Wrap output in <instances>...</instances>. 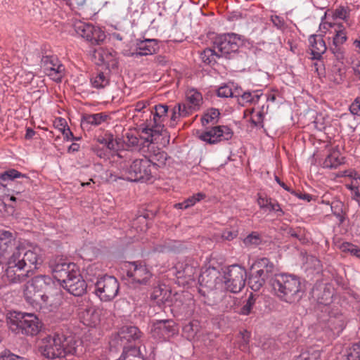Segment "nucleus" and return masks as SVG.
<instances>
[{
    "label": "nucleus",
    "mask_w": 360,
    "mask_h": 360,
    "mask_svg": "<svg viewBox=\"0 0 360 360\" xmlns=\"http://www.w3.org/2000/svg\"><path fill=\"white\" fill-rule=\"evenodd\" d=\"M5 276L10 283H20L29 277V273L36 265L39 256L36 252L18 247L6 257Z\"/></svg>",
    "instance_id": "obj_1"
},
{
    "label": "nucleus",
    "mask_w": 360,
    "mask_h": 360,
    "mask_svg": "<svg viewBox=\"0 0 360 360\" xmlns=\"http://www.w3.org/2000/svg\"><path fill=\"white\" fill-rule=\"evenodd\" d=\"M270 284L276 295L286 302H298L303 296L304 291L297 277L288 274H278L271 279Z\"/></svg>",
    "instance_id": "obj_2"
},
{
    "label": "nucleus",
    "mask_w": 360,
    "mask_h": 360,
    "mask_svg": "<svg viewBox=\"0 0 360 360\" xmlns=\"http://www.w3.org/2000/svg\"><path fill=\"white\" fill-rule=\"evenodd\" d=\"M52 287L53 281L50 276L38 275L23 285V296L26 302L32 307H41L47 303L48 292Z\"/></svg>",
    "instance_id": "obj_3"
},
{
    "label": "nucleus",
    "mask_w": 360,
    "mask_h": 360,
    "mask_svg": "<svg viewBox=\"0 0 360 360\" xmlns=\"http://www.w3.org/2000/svg\"><path fill=\"white\" fill-rule=\"evenodd\" d=\"M9 329L16 335L35 336L41 330L43 324L33 313L13 311L7 318Z\"/></svg>",
    "instance_id": "obj_4"
},
{
    "label": "nucleus",
    "mask_w": 360,
    "mask_h": 360,
    "mask_svg": "<svg viewBox=\"0 0 360 360\" xmlns=\"http://www.w3.org/2000/svg\"><path fill=\"white\" fill-rule=\"evenodd\" d=\"M122 169L124 178L129 181L147 182L153 178L151 162L147 158L136 159Z\"/></svg>",
    "instance_id": "obj_5"
},
{
    "label": "nucleus",
    "mask_w": 360,
    "mask_h": 360,
    "mask_svg": "<svg viewBox=\"0 0 360 360\" xmlns=\"http://www.w3.org/2000/svg\"><path fill=\"white\" fill-rule=\"evenodd\" d=\"M247 272L244 267L238 264H233L224 271V283L226 290L238 293L245 285Z\"/></svg>",
    "instance_id": "obj_6"
},
{
    "label": "nucleus",
    "mask_w": 360,
    "mask_h": 360,
    "mask_svg": "<svg viewBox=\"0 0 360 360\" xmlns=\"http://www.w3.org/2000/svg\"><path fill=\"white\" fill-rule=\"evenodd\" d=\"M168 106L164 104L155 105L154 112L151 111L153 115V120H150L144 127L141 132L148 135L146 138L147 141L153 142V138L161 135L164 130V121L167 115Z\"/></svg>",
    "instance_id": "obj_7"
},
{
    "label": "nucleus",
    "mask_w": 360,
    "mask_h": 360,
    "mask_svg": "<svg viewBox=\"0 0 360 360\" xmlns=\"http://www.w3.org/2000/svg\"><path fill=\"white\" fill-rule=\"evenodd\" d=\"M95 287L96 295L103 302L112 300L117 295L120 288L116 278L107 275L98 278Z\"/></svg>",
    "instance_id": "obj_8"
},
{
    "label": "nucleus",
    "mask_w": 360,
    "mask_h": 360,
    "mask_svg": "<svg viewBox=\"0 0 360 360\" xmlns=\"http://www.w3.org/2000/svg\"><path fill=\"white\" fill-rule=\"evenodd\" d=\"M214 48L220 52V57L228 56L236 53L241 44L240 37L234 33L224 34L216 37L213 41Z\"/></svg>",
    "instance_id": "obj_9"
},
{
    "label": "nucleus",
    "mask_w": 360,
    "mask_h": 360,
    "mask_svg": "<svg viewBox=\"0 0 360 360\" xmlns=\"http://www.w3.org/2000/svg\"><path fill=\"white\" fill-rule=\"evenodd\" d=\"M49 266L53 277L60 283L69 274L73 272L77 266L73 262H69L66 258L60 255L53 256L49 261Z\"/></svg>",
    "instance_id": "obj_10"
},
{
    "label": "nucleus",
    "mask_w": 360,
    "mask_h": 360,
    "mask_svg": "<svg viewBox=\"0 0 360 360\" xmlns=\"http://www.w3.org/2000/svg\"><path fill=\"white\" fill-rule=\"evenodd\" d=\"M77 34L86 39L92 45H98L105 39V32L98 27L82 21H77L73 24Z\"/></svg>",
    "instance_id": "obj_11"
},
{
    "label": "nucleus",
    "mask_w": 360,
    "mask_h": 360,
    "mask_svg": "<svg viewBox=\"0 0 360 360\" xmlns=\"http://www.w3.org/2000/svg\"><path fill=\"white\" fill-rule=\"evenodd\" d=\"M58 333L47 335L38 342V352L49 359H60Z\"/></svg>",
    "instance_id": "obj_12"
},
{
    "label": "nucleus",
    "mask_w": 360,
    "mask_h": 360,
    "mask_svg": "<svg viewBox=\"0 0 360 360\" xmlns=\"http://www.w3.org/2000/svg\"><path fill=\"white\" fill-rule=\"evenodd\" d=\"M61 286L70 294L75 296H82L86 291L87 285L82 276L79 269H76L68 278L60 283Z\"/></svg>",
    "instance_id": "obj_13"
},
{
    "label": "nucleus",
    "mask_w": 360,
    "mask_h": 360,
    "mask_svg": "<svg viewBox=\"0 0 360 360\" xmlns=\"http://www.w3.org/2000/svg\"><path fill=\"white\" fill-rule=\"evenodd\" d=\"M60 345V359L67 358L71 356H79L82 352V342L71 335H65L58 333Z\"/></svg>",
    "instance_id": "obj_14"
},
{
    "label": "nucleus",
    "mask_w": 360,
    "mask_h": 360,
    "mask_svg": "<svg viewBox=\"0 0 360 360\" xmlns=\"http://www.w3.org/2000/svg\"><path fill=\"white\" fill-rule=\"evenodd\" d=\"M232 130L226 126H216L207 129L199 138L209 144H215L222 141H229L233 136Z\"/></svg>",
    "instance_id": "obj_15"
},
{
    "label": "nucleus",
    "mask_w": 360,
    "mask_h": 360,
    "mask_svg": "<svg viewBox=\"0 0 360 360\" xmlns=\"http://www.w3.org/2000/svg\"><path fill=\"white\" fill-rule=\"evenodd\" d=\"M127 276L131 279V282L141 285H146L151 278V273L146 266L138 264L136 262H128Z\"/></svg>",
    "instance_id": "obj_16"
},
{
    "label": "nucleus",
    "mask_w": 360,
    "mask_h": 360,
    "mask_svg": "<svg viewBox=\"0 0 360 360\" xmlns=\"http://www.w3.org/2000/svg\"><path fill=\"white\" fill-rule=\"evenodd\" d=\"M178 332L175 323L172 319L158 320L155 322L151 333L155 338L167 340Z\"/></svg>",
    "instance_id": "obj_17"
},
{
    "label": "nucleus",
    "mask_w": 360,
    "mask_h": 360,
    "mask_svg": "<svg viewBox=\"0 0 360 360\" xmlns=\"http://www.w3.org/2000/svg\"><path fill=\"white\" fill-rule=\"evenodd\" d=\"M18 247H20L13 233L8 231H0V262L6 259Z\"/></svg>",
    "instance_id": "obj_18"
},
{
    "label": "nucleus",
    "mask_w": 360,
    "mask_h": 360,
    "mask_svg": "<svg viewBox=\"0 0 360 360\" xmlns=\"http://www.w3.org/2000/svg\"><path fill=\"white\" fill-rule=\"evenodd\" d=\"M311 295L317 303L327 306L332 302L333 288L328 284H316L312 289Z\"/></svg>",
    "instance_id": "obj_19"
},
{
    "label": "nucleus",
    "mask_w": 360,
    "mask_h": 360,
    "mask_svg": "<svg viewBox=\"0 0 360 360\" xmlns=\"http://www.w3.org/2000/svg\"><path fill=\"white\" fill-rule=\"evenodd\" d=\"M328 318L323 319V321L327 323L328 327L331 330L336 331L337 333L341 332L345 326V319L344 316L336 311H328Z\"/></svg>",
    "instance_id": "obj_20"
},
{
    "label": "nucleus",
    "mask_w": 360,
    "mask_h": 360,
    "mask_svg": "<svg viewBox=\"0 0 360 360\" xmlns=\"http://www.w3.org/2000/svg\"><path fill=\"white\" fill-rule=\"evenodd\" d=\"M312 59H320L321 55L326 51V46L321 35L312 34L309 39Z\"/></svg>",
    "instance_id": "obj_21"
},
{
    "label": "nucleus",
    "mask_w": 360,
    "mask_h": 360,
    "mask_svg": "<svg viewBox=\"0 0 360 360\" xmlns=\"http://www.w3.org/2000/svg\"><path fill=\"white\" fill-rule=\"evenodd\" d=\"M41 62L46 67V70L48 71L47 74L49 76H53V74H56L57 77H53V80L60 82L63 76V71L65 70L63 65L59 64L56 65L53 63V59L50 56H44L41 59Z\"/></svg>",
    "instance_id": "obj_22"
},
{
    "label": "nucleus",
    "mask_w": 360,
    "mask_h": 360,
    "mask_svg": "<svg viewBox=\"0 0 360 360\" xmlns=\"http://www.w3.org/2000/svg\"><path fill=\"white\" fill-rule=\"evenodd\" d=\"M139 51L133 53L134 56H147L152 55L156 52L158 49L157 41L155 39H145L137 44Z\"/></svg>",
    "instance_id": "obj_23"
},
{
    "label": "nucleus",
    "mask_w": 360,
    "mask_h": 360,
    "mask_svg": "<svg viewBox=\"0 0 360 360\" xmlns=\"http://www.w3.org/2000/svg\"><path fill=\"white\" fill-rule=\"evenodd\" d=\"M118 335L121 340H125L127 342H131L132 340L135 341L139 339L141 335V332L136 326H124L120 328Z\"/></svg>",
    "instance_id": "obj_24"
},
{
    "label": "nucleus",
    "mask_w": 360,
    "mask_h": 360,
    "mask_svg": "<svg viewBox=\"0 0 360 360\" xmlns=\"http://www.w3.org/2000/svg\"><path fill=\"white\" fill-rule=\"evenodd\" d=\"M343 158L338 148L333 149L327 155L324 162L323 167L326 168H336L342 163Z\"/></svg>",
    "instance_id": "obj_25"
},
{
    "label": "nucleus",
    "mask_w": 360,
    "mask_h": 360,
    "mask_svg": "<svg viewBox=\"0 0 360 360\" xmlns=\"http://www.w3.org/2000/svg\"><path fill=\"white\" fill-rule=\"evenodd\" d=\"M108 117V115L104 113L85 115L83 116L82 120V125L84 126L86 124H90L92 125L97 126L101 124L102 122H105Z\"/></svg>",
    "instance_id": "obj_26"
},
{
    "label": "nucleus",
    "mask_w": 360,
    "mask_h": 360,
    "mask_svg": "<svg viewBox=\"0 0 360 360\" xmlns=\"http://www.w3.org/2000/svg\"><path fill=\"white\" fill-rule=\"evenodd\" d=\"M252 269H260L266 271V273L276 274L275 266L268 258L258 259L252 266Z\"/></svg>",
    "instance_id": "obj_27"
},
{
    "label": "nucleus",
    "mask_w": 360,
    "mask_h": 360,
    "mask_svg": "<svg viewBox=\"0 0 360 360\" xmlns=\"http://www.w3.org/2000/svg\"><path fill=\"white\" fill-rule=\"evenodd\" d=\"M344 64L335 63L330 72V79L335 84H340L343 80Z\"/></svg>",
    "instance_id": "obj_28"
},
{
    "label": "nucleus",
    "mask_w": 360,
    "mask_h": 360,
    "mask_svg": "<svg viewBox=\"0 0 360 360\" xmlns=\"http://www.w3.org/2000/svg\"><path fill=\"white\" fill-rule=\"evenodd\" d=\"M265 281L257 271L251 274L248 280V284L254 291H258L264 285Z\"/></svg>",
    "instance_id": "obj_29"
},
{
    "label": "nucleus",
    "mask_w": 360,
    "mask_h": 360,
    "mask_svg": "<svg viewBox=\"0 0 360 360\" xmlns=\"http://www.w3.org/2000/svg\"><path fill=\"white\" fill-rule=\"evenodd\" d=\"M216 276L212 275L211 272L206 271L199 277V283L202 287L212 289L215 285Z\"/></svg>",
    "instance_id": "obj_30"
},
{
    "label": "nucleus",
    "mask_w": 360,
    "mask_h": 360,
    "mask_svg": "<svg viewBox=\"0 0 360 360\" xmlns=\"http://www.w3.org/2000/svg\"><path fill=\"white\" fill-rule=\"evenodd\" d=\"M220 112L219 110L211 108L201 118L202 124L203 126L211 123L212 124H217L219 120Z\"/></svg>",
    "instance_id": "obj_31"
},
{
    "label": "nucleus",
    "mask_w": 360,
    "mask_h": 360,
    "mask_svg": "<svg viewBox=\"0 0 360 360\" xmlns=\"http://www.w3.org/2000/svg\"><path fill=\"white\" fill-rule=\"evenodd\" d=\"M195 274V269L191 264H181L177 271L178 278H184L191 280Z\"/></svg>",
    "instance_id": "obj_32"
},
{
    "label": "nucleus",
    "mask_w": 360,
    "mask_h": 360,
    "mask_svg": "<svg viewBox=\"0 0 360 360\" xmlns=\"http://www.w3.org/2000/svg\"><path fill=\"white\" fill-rule=\"evenodd\" d=\"M20 177H22V178H25L26 179H28V177L25 174H21L16 169H11L5 171L4 172H3L2 174H0V181L1 180H2V181L13 180L14 179L20 178ZM0 184L2 186H5V185H4L3 183H1V181H0Z\"/></svg>",
    "instance_id": "obj_33"
},
{
    "label": "nucleus",
    "mask_w": 360,
    "mask_h": 360,
    "mask_svg": "<svg viewBox=\"0 0 360 360\" xmlns=\"http://www.w3.org/2000/svg\"><path fill=\"white\" fill-rule=\"evenodd\" d=\"M91 82L94 87L102 89L108 85L109 79L103 72H100L96 77L91 78Z\"/></svg>",
    "instance_id": "obj_34"
},
{
    "label": "nucleus",
    "mask_w": 360,
    "mask_h": 360,
    "mask_svg": "<svg viewBox=\"0 0 360 360\" xmlns=\"http://www.w3.org/2000/svg\"><path fill=\"white\" fill-rule=\"evenodd\" d=\"M217 95L222 98L238 97L240 95V91L236 89L233 91L230 86L224 85L219 88L217 90Z\"/></svg>",
    "instance_id": "obj_35"
},
{
    "label": "nucleus",
    "mask_w": 360,
    "mask_h": 360,
    "mask_svg": "<svg viewBox=\"0 0 360 360\" xmlns=\"http://www.w3.org/2000/svg\"><path fill=\"white\" fill-rule=\"evenodd\" d=\"M214 57H220V56L216 52L215 49H205L200 53L202 60L207 65H210L212 62H215Z\"/></svg>",
    "instance_id": "obj_36"
},
{
    "label": "nucleus",
    "mask_w": 360,
    "mask_h": 360,
    "mask_svg": "<svg viewBox=\"0 0 360 360\" xmlns=\"http://www.w3.org/2000/svg\"><path fill=\"white\" fill-rule=\"evenodd\" d=\"M148 160L151 162V168L155 166L162 167L166 164L167 154L165 152H158Z\"/></svg>",
    "instance_id": "obj_37"
},
{
    "label": "nucleus",
    "mask_w": 360,
    "mask_h": 360,
    "mask_svg": "<svg viewBox=\"0 0 360 360\" xmlns=\"http://www.w3.org/2000/svg\"><path fill=\"white\" fill-rule=\"evenodd\" d=\"M330 50L337 60L336 63L345 64L346 60L345 51L341 46H333Z\"/></svg>",
    "instance_id": "obj_38"
},
{
    "label": "nucleus",
    "mask_w": 360,
    "mask_h": 360,
    "mask_svg": "<svg viewBox=\"0 0 360 360\" xmlns=\"http://www.w3.org/2000/svg\"><path fill=\"white\" fill-rule=\"evenodd\" d=\"M343 252H348L351 255L360 258V248L350 243H343L340 246Z\"/></svg>",
    "instance_id": "obj_39"
},
{
    "label": "nucleus",
    "mask_w": 360,
    "mask_h": 360,
    "mask_svg": "<svg viewBox=\"0 0 360 360\" xmlns=\"http://www.w3.org/2000/svg\"><path fill=\"white\" fill-rule=\"evenodd\" d=\"M258 295L251 293L248 298L245 304L241 308L240 314L243 315H248L251 313L253 306L255 304Z\"/></svg>",
    "instance_id": "obj_40"
},
{
    "label": "nucleus",
    "mask_w": 360,
    "mask_h": 360,
    "mask_svg": "<svg viewBox=\"0 0 360 360\" xmlns=\"http://www.w3.org/2000/svg\"><path fill=\"white\" fill-rule=\"evenodd\" d=\"M250 334L248 330H244L240 332L239 335H238V338H239L238 345H239V348L241 350L245 351L248 349V344L250 342Z\"/></svg>",
    "instance_id": "obj_41"
},
{
    "label": "nucleus",
    "mask_w": 360,
    "mask_h": 360,
    "mask_svg": "<svg viewBox=\"0 0 360 360\" xmlns=\"http://www.w3.org/2000/svg\"><path fill=\"white\" fill-rule=\"evenodd\" d=\"M339 30H335L336 34L333 38V46H341L346 40L347 35L344 30L342 29V25H338Z\"/></svg>",
    "instance_id": "obj_42"
},
{
    "label": "nucleus",
    "mask_w": 360,
    "mask_h": 360,
    "mask_svg": "<svg viewBox=\"0 0 360 360\" xmlns=\"http://www.w3.org/2000/svg\"><path fill=\"white\" fill-rule=\"evenodd\" d=\"M262 242V239L260 237V235L257 232H252L248 236H247L244 240L243 243L246 245H259Z\"/></svg>",
    "instance_id": "obj_43"
},
{
    "label": "nucleus",
    "mask_w": 360,
    "mask_h": 360,
    "mask_svg": "<svg viewBox=\"0 0 360 360\" xmlns=\"http://www.w3.org/2000/svg\"><path fill=\"white\" fill-rule=\"evenodd\" d=\"M205 198V193H198L184 200V202H185L184 207L188 208V207L194 205L197 202H199L200 200H202Z\"/></svg>",
    "instance_id": "obj_44"
},
{
    "label": "nucleus",
    "mask_w": 360,
    "mask_h": 360,
    "mask_svg": "<svg viewBox=\"0 0 360 360\" xmlns=\"http://www.w3.org/2000/svg\"><path fill=\"white\" fill-rule=\"evenodd\" d=\"M307 360H320L321 352L316 348H309L307 351L302 352Z\"/></svg>",
    "instance_id": "obj_45"
},
{
    "label": "nucleus",
    "mask_w": 360,
    "mask_h": 360,
    "mask_svg": "<svg viewBox=\"0 0 360 360\" xmlns=\"http://www.w3.org/2000/svg\"><path fill=\"white\" fill-rule=\"evenodd\" d=\"M187 99L194 107L198 106L202 101V96L197 91H191L187 95Z\"/></svg>",
    "instance_id": "obj_46"
},
{
    "label": "nucleus",
    "mask_w": 360,
    "mask_h": 360,
    "mask_svg": "<svg viewBox=\"0 0 360 360\" xmlns=\"http://www.w3.org/2000/svg\"><path fill=\"white\" fill-rule=\"evenodd\" d=\"M0 360H26L25 358L15 355L8 349L0 353Z\"/></svg>",
    "instance_id": "obj_47"
},
{
    "label": "nucleus",
    "mask_w": 360,
    "mask_h": 360,
    "mask_svg": "<svg viewBox=\"0 0 360 360\" xmlns=\"http://www.w3.org/2000/svg\"><path fill=\"white\" fill-rule=\"evenodd\" d=\"M171 297V292L168 291L167 290H165V291L163 292V294L161 295V297L158 299L156 304L162 307L163 305H169L172 302V300H170Z\"/></svg>",
    "instance_id": "obj_48"
},
{
    "label": "nucleus",
    "mask_w": 360,
    "mask_h": 360,
    "mask_svg": "<svg viewBox=\"0 0 360 360\" xmlns=\"http://www.w3.org/2000/svg\"><path fill=\"white\" fill-rule=\"evenodd\" d=\"M349 360L352 359V360H360V342L356 344H354L352 346V351L348 355Z\"/></svg>",
    "instance_id": "obj_49"
},
{
    "label": "nucleus",
    "mask_w": 360,
    "mask_h": 360,
    "mask_svg": "<svg viewBox=\"0 0 360 360\" xmlns=\"http://www.w3.org/2000/svg\"><path fill=\"white\" fill-rule=\"evenodd\" d=\"M333 16L335 18L346 20L348 16V12L345 7L340 6L334 11Z\"/></svg>",
    "instance_id": "obj_50"
},
{
    "label": "nucleus",
    "mask_w": 360,
    "mask_h": 360,
    "mask_svg": "<svg viewBox=\"0 0 360 360\" xmlns=\"http://www.w3.org/2000/svg\"><path fill=\"white\" fill-rule=\"evenodd\" d=\"M266 208L269 209V211H274L278 212V216L279 217L284 214V212L281 208L280 205L276 202H273L271 199L269 202V204L268 205V207Z\"/></svg>",
    "instance_id": "obj_51"
},
{
    "label": "nucleus",
    "mask_w": 360,
    "mask_h": 360,
    "mask_svg": "<svg viewBox=\"0 0 360 360\" xmlns=\"http://www.w3.org/2000/svg\"><path fill=\"white\" fill-rule=\"evenodd\" d=\"M237 236L238 231L235 230L226 229L221 233V238L227 240H231L236 238Z\"/></svg>",
    "instance_id": "obj_52"
},
{
    "label": "nucleus",
    "mask_w": 360,
    "mask_h": 360,
    "mask_svg": "<svg viewBox=\"0 0 360 360\" xmlns=\"http://www.w3.org/2000/svg\"><path fill=\"white\" fill-rule=\"evenodd\" d=\"M352 114L360 116V97L356 98L350 106Z\"/></svg>",
    "instance_id": "obj_53"
},
{
    "label": "nucleus",
    "mask_w": 360,
    "mask_h": 360,
    "mask_svg": "<svg viewBox=\"0 0 360 360\" xmlns=\"http://www.w3.org/2000/svg\"><path fill=\"white\" fill-rule=\"evenodd\" d=\"M165 291V289H162L160 287L154 288L153 292L151 293L150 298L154 300L155 303L158 300V299L161 297L163 292Z\"/></svg>",
    "instance_id": "obj_54"
},
{
    "label": "nucleus",
    "mask_w": 360,
    "mask_h": 360,
    "mask_svg": "<svg viewBox=\"0 0 360 360\" xmlns=\"http://www.w3.org/2000/svg\"><path fill=\"white\" fill-rule=\"evenodd\" d=\"M270 200L271 198L263 197L262 195H259L257 198V203L261 209H264L268 207V205L269 204Z\"/></svg>",
    "instance_id": "obj_55"
},
{
    "label": "nucleus",
    "mask_w": 360,
    "mask_h": 360,
    "mask_svg": "<svg viewBox=\"0 0 360 360\" xmlns=\"http://www.w3.org/2000/svg\"><path fill=\"white\" fill-rule=\"evenodd\" d=\"M271 21L273 24L278 29H281L285 25L284 20L278 15H272L271 16Z\"/></svg>",
    "instance_id": "obj_56"
},
{
    "label": "nucleus",
    "mask_w": 360,
    "mask_h": 360,
    "mask_svg": "<svg viewBox=\"0 0 360 360\" xmlns=\"http://www.w3.org/2000/svg\"><path fill=\"white\" fill-rule=\"evenodd\" d=\"M257 273H258L261 277L266 282L267 280L271 281V278H273L276 274H271V273H266V271H264L263 269H255Z\"/></svg>",
    "instance_id": "obj_57"
},
{
    "label": "nucleus",
    "mask_w": 360,
    "mask_h": 360,
    "mask_svg": "<svg viewBox=\"0 0 360 360\" xmlns=\"http://www.w3.org/2000/svg\"><path fill=\"white\" fill-rule=\"evenodd\" d=\"M61 131L64 136V138L67 141H72L74 139H77V138L74 137L72 132L70 131V129L68 127L67 128L64 127V128L61 129Z\"/></svg>",
    "instance_id": "obj_58"
},
{
    "label": "nucleus",
    "mask_w": 360,
    "mask_h": 360,
    "mask_svg": "<svg viewBox=\"0 0 360 360\" xmlns=\"http://www.w3.org/2000/svg\"><path fill=\"white\" fill-rule=\"evenodd\" d=\"M176 110L179 112V115L186 116L189 112L186 104L179 103L176 106Z\"/></svg>",
    "instance_id": "obj_59"
},
{
    "label": "nucleus",
    "mask_w": 360,
    "mask_h": 360,
    "mask_svg": "<svg viewBox=\"0 0 360 360\" xmlns=\"http://www.w3.org/2000/svg\"><path fill=\"white\" fill-rule=\"evenodd\" d=\"M149 104L148 101H139L135 105V110L138 112H141L143 109L146 108Z\"/></svg>",
    "instance_id": "obj_60"
},
{
    "label": "nucleus",
    "mask_w": 360,
    "mask_h": 360,
    "mask_svg": "<svg viewBox=\"0 0 360 360\" xmlns=\"http://www.w3.org/2000/svg\"><path fill=\"white\" fill-rule=\"evenodd\" d=\"M181 115H179V112L176 110V107H174L173 109L172 115L171 116L170 120H171V126L174 127L175 125V122L176 120L180 117Z\"/></svg>",
    "instance_id": "obj_61"
},
{
    "label": "nucleus",
    "mask_w": 360,
    "mask_h": 360,
    "mask_svg": "<svg viewBox=\"0 0 360 360\" xmlns=\"http://www.w3.org/2000/svg\"><path fill=\"white\" fill-rule=\"evenodd\" d=\"M130 153H131L127 150H120V152L117 153V156L120 159L124 158L125 160L127 159L131 160Z\"/></svg>",
    "instance_id": "obj_62"
},
{
    "label": "nucleus",
    "mask_w": 360,
    "mask_h": 360,
    "mask_svg": "<svg viewBox=\"0 0 360 360\" xmlns=\"http://www.w3.org/2000/svg\"><path fill=\"white\" fill-rule=\"evenodd\" d=\"M117 145L118 143L116 141H114L113 139H110L108 140V142H106L105 147L110 150H113L117 149Z\"/></svg>",
    "instance_id": "obj_63"
},
{
    "label": "nucleus",
    "mask_w": 360,
    "mask_h": 360,
    "mask_svg": "<svg viewBox=\"0 0 360 360\" xmlns=\"http://www.w3.org/2000/svg\"><path fill=\"white\" fill-rule=\"evenodd\" d=\"M241 97L243 99L246 100L247 102H250V103L255 102V97H252V93L250 91L244 92L242 94Z\"/></svg>",
    "instance_id": "obj_64"
}]
</instances>
